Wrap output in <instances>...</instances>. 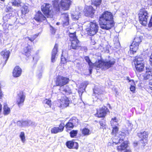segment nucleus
I'll list each match as a JSON object with an SVG mask.
<instances>
[{"instance_id":"obj_64","label":"nucleus","mask_w":152,"mask_h":152,"mask_svg":"<svg viewBox=\"0 0 152 152\" xmlns=\"http://www.w3.org/2000/svg\"><path fill=\"white\" fill-rule=\"evenodd\" d=\"M1 88V86H0V88Z\"/></svg>"},{"instance_id":"obj_24","label":"nucleus","mask_w":152,"mask_h":152,"mask_svg":"<svg viewBox=\"0 0 152 152\" xmlns=\"http://www.w3.org/2000/svg\"><path fill=\"white\" fill-rule=\"evenodd\" d=\"M60 89L61 91H64L66 94H70L72 93L71 90L67 86H63L61 87Z\"/></svg>"},{"instance_id":"obj_42","label":"nucleus","mask_w":152,"mask_h":152,"mask_svg":"<svg viewBox=\"0 0 152 152\" xmlns=\"http://www.w3.org/2000/svg\"><path fill=\"white\" fill-rule=\"evenodd\" d=\"M21 11L23 14H25L29 11L28 7L26 6L23 7L22 8Z\"/></svg>"},{"instance_id":"obj_9","label":"nucleus","mask_w":152,"mask_h":152,"mask_svg":"<svg viewBox=\"0 0 152 152\" xmlns=\"http://www.w3.org/2000/svg\"><path fill=\"white\" fill-rule=\"evenodd\" d=\"M69 79L62 76H59L57 78L56 81V85L57 86H61V87L68 83Z\"/></svg>"},{"instance_id":"obj_52","label":"nucleus","mask_w":152,"mask_h":152,"mask_svg":"<svg viewBox=\"0 0 152 152\" xmlns=\"http://www.w3.org/2000/svg\"><path fill=\"white\" fill-rule=\"evenodd\" d=\"M73 143L74 144V146H73V148L77 149L78 148V143L76 142H73Z\"/></svg>"},{"instance_id":"obj_56","label":"nucleus","mask_w":152,"mask_h":152,"mask_svg":"<svg viewBox=\"0 0 152 152\" xmlns=\"http://www.w3.org/2000/svg\"><path fill=\"white\" fill-rule=\"evenodd\" d=\"M147 3L148 5L152 6V0H148Z\"/></svg>"},{"instance_id":"obj_38","label":"nucleus","mask_w":152,"mask_h":152,"mask_svg":"<svg viewBox=\"0 0 152 152\" xmlns=\"http://www.w3.org/2000/svg\"><path fill=\"white\" fill-rule=\"evenodd\" d=\"M84 59L86 61V62L88 63L89 66L90 67H92L93 64H94L90 60L89 57L85 56L84 57Z\"/></svg>"},{"instance_id":"obj_43","label":"nucleus","mask_w":152,"mask_h":152,"mask_svg":"<svg viewBox=\"0 0 152 152\" xmlns=\"http://www.w3.org/2000/svg\"><path fill=\"white\" fill-rule=\"evenodd\" d=\"M77 131L76 130H73L70 133V135L71 137H74L76 136L77 134Z\"/></svg>"},{"instance_id":"obj_27","label":"nucleus","mask_w":152,"mask_h":152,"mask_svg":"<svg viewBox=\"0 0 152 152\" xmlns=\"http://www.w3.org/2000/svg\"><path fill=\"white\" fill-rule=\"evenodd\" d=\"M3 110V113L5 115H8L10 113V109L8 107L6 103H5L4 104Z\"/></svg>"},{"instance_id":"obj_19","label":"nucleus","mask_w":152,"mask_h":152,"mask_svg":"<svg viewBox=\"0 0 152 152\" xmlns=\"http://www.w3.org/2000/svg\"><path fill=\"white\" fill-rule=\"evenodd\" d=\"M58 45L56 44L52 50L51 53V61L52 62H54L56 61V58L57 56Z\"/></svg>"},{"instance_id":"obj_30","label":"nucleus","mask_w":152,"mask_h":152,"mask_svg":"<svg viewBox=\"0 0 152 152\" xmlns=\"http://www.w3.org/2000/svg\"><path fill=\"white\" fill-rule=\"evenodd\" d=\"M82 134L84 136L88 135L91 133L90 130L86 128H85L82 129Z\"/></svg>"},{"instance_id":"obj_41","label":"nucleus","mask_w":152,"mask_h":152,"mask_svg":"<svg viewBox=\"0 0 152 152\" xmlns=\"http://www.w3.org/2000/svg\"><path fill=\"white\" fill-rule=\"evenodd\" d=\"M74 125H77L78 123V120L76 117H73L70 121Z\"/></svg>"},{"instance_id":"obj_63","label":"nucleus","mask_w":152,"mask_h":152,"mask_svg":"<svg viewBox=\"0 0 152 152\" xmlns=\"http://www.w3.org/2000/svg\"><path fill=\"white\" fill-rule=\"evenodd\" d=\"M59 23H59V22H57V23H56V25H59Z\"/></svg>"},{"instance_id":"obj_40","label":"nucleus","mask_w":152,"mask_h":152,"mask_svg":"<svg viewBox=\"0 0 152 152\" xmlns=\"http://www.w3.org/2000/svg\"><path fill=\"white\" fill-rule=\"evenodd\" d=\"M66 145L69 148H73L74 144L73 142L72 141H69L66 142Z\"/></svg>"},{"instance_id":"obj_53","label":"nucleus","mask_w":152,"mask_h":152,"mask_svg":"<svg viewBox=\"0 0 152 152\" xmlns=\"http://www.w3.org/2000/svg\"><path fill=\"white\" fill-rule=\"evenodd\" d=\"M17 124L19 126L22 127V121H18L17 122Z\"/></svg>"},{"instance_id":"obj_49","label":"nucleus","mask_w":152,"mask_h":152,"mask_svg":"<svg viewBox=\"0 0 152 152\" xmlns=\"http://www.w3.org/2000/svg\"><path fill=\"white\" fill-rule=\"evenodd\" d=\"M130 91H132L133 93H134V92L135 90V87L134 86H131L130 87Z\"/></svg>"},{"instance_id":"obj_21","label":"nucleus","mask_w":152,"mask_h":152,"mask_svg":"<svg viewBox=\"0 0 152 152\" xmlns=\"http://www.w3.org/2000/svg\"><path fill=\"white\" fill-rule=\"evenodd\" d=\"M138 136L141 138L142 140H145V141H143L142 143L144 144L145 145V143L146 142L148 137V134L147 132H140L137 134Z\"/></svg>"},{"instance_id":"obj_44","label":"nucleus","mask_w":152,"mask_h":152,"mask_svg":"<svg viewBox=\"0 0 152 152\" xmlns=\"http://www.w3.org/2000/svg\"><path fill=\"white\" fill-rule=\"evenodd\" d=\"M20 137L23 142H24L25 141V134L24 132H22L20 133Z\"/></svg>"},{"instance_id":"obj_61","label":"nucleus","mask_w":152,"mask_h":152,"mask_svg":"<svg viewBox=\"0 0 152 152\" xmlns=\"http://www.w3.org/2000/svg\"><path fill=\"white\" fill-rule=\"evenodd\" d=\"M3 94L1 92H0V98L2 96Z\"/></svg>"},{"instance_id":"obj_34","label":"nucleus","mask_w":152,"mask_h":152,"mask_svg":"<svg viewBox=\"0 0 152 152\" xmlns=\"http://www.w3.org/2000/svg\"><path fill=\"white\" fill-rule=\"evenodd\" d=\"M101 0H92V5H94L96 7L98 6L101 4Z\"/></svg>"},{"instance_id":"obj_17","label":"nucleus","mask_w":152,"mask_h":152,"mask_svg":"<svg viewBox=\"0 0 152 152\" xmlns=\"http://www.w3.org/2000/svg\"><path fill=\"white\" fill-rule=\"evenodd\" d=\"M22 69L18 66H16L13 71V76L17 77L20 76L21 74Z\"/></svg>"},{"instance_id":"obj_7","label":"nucleus","mask_w":152,"mask_h":152,"mask_svg":"<svg viewBox=\"0 0 152 152\" xmlns=\"http://www.w3.org/2000/svg\"><path fill=\"white\" fill-rule=\"evenodd\" d=\"M142 41L140 37H135L131 45L130 46V51L131 53H135L138 48L139 44Z\"/></svg>"},{"instance_id":"obj_46","label":"nucleus","mask_w":152,"mask_h":152,"mask_svg":"<svg viewBox=\"0 0 152 152\" xmlns=\"http://www.w3.org/2000/svg\"><path fill=\"white\" fill-rule=\"evenodd\" d=\"M12 3L13 5L15 6H19L20 5V1L19 0H15Z\"/></svg>"},{"instance_id":"obj_11","label":"nucleus","mask_w":152,"mask_h":152,"mask_svg":"<svg viewBox=\"0 0 152 152\" xmlns=\"http://www.w3.org/2000/svg\"><path fill=\"white\" fill-rule=\"evenodd\" d=\"M95 11L93 7L91 6H86L84 10L85 16L91 18L93 17Z\"/></svg>"},{"instance_id":"obj_10","label":"nucleus","mask_w":152,"mask_h":152,"mask_svg":"<svg viewBox=\"0 0 152 152\" xmlns=\"http://www.w3.org/2000/svg\"><path fill=\"white\" fill-rule=\"evenodd\" d=\"M71 3L72 1L71 0H61L58 4L63 10H69Z\"/></svg>"},{"instance_id":"obj_25","label":"nucleus","mask_w":152,"mask_h":152,"mask_svg":"<svg viewBox=\"0 0 152 152\" xmlns=\"http://www.w3.org/2000/svg\"><path fill=\"white\" fill-rule=\"evenodd\" d=\"M22 127L27 126L31 125H32L35 126V123L34 122H32L31 121H22Z\"/></svg>"},{"instance_id":"obj_47","label":"nucleus","mask_w":152,"mask_h":152,"mask_svg":"<svg viewBox=\"0 0 152 152\" xmlns=\"http://www.w3.org/2000/svg\"><path fill=\"white\" fill-rule=\"evenodd\" d=\"M64 127V123H61L60 124L59 127H58L60 132H61L63 131Z\"/></svg>"},{"instance_id":"obj_4","label":"nucleus","mask_w":152,"mask_h":152,"mask_svg":"<svg viewBox=\"0 0 152 152\" xmlns=\"http://www.w3.org/2000/svg\"><path fill=\"white\" fill-rule=\"evenodd\" d=\"M138 15L140 23L144 26H146L147 23V19L149 17L146 9L142 8L140 9Z\"/></svg>"},{"instance_id":"obj_31","label":"nucleus","mask_w":152,"mask_h":152,"mask_svg":"<svg viewBox=\"0 0 152 152\" xmlns=\"http://www.w3.org/2000/svg\"><path fill=\"white\" fill-rule=\"evenodd\" d=\"M51 102L50 99H45L43 101L42 103L45 107H46L47 105H48L50 107H51Z\"/></svg>"},{"instance_id":"obj_26","label":"nucleus","mask_w":152,"mask_h":152,"mask_svg":"<svg viewBox=\"0 0 152 152\" xmlns=\"http://www.w3.org/2000/svg\"><path fill=\"white\" fill-rule=\"evenodd\" d=\"M144 61L142 58H136L134 61V63L135 65H140L143 63L144 64Z\"/></svg>"},{"instance_id":"obj_36","label":"nucleus","mask_w":152,"mask_h":152,"mask_svg":"<svg viewBox=\"0 0 152 152\" xmlns=\"http://www.w3.org/2000/svg\"><path fill=\"white\" fill-rule=\"evenodd\" d=\"M74 125L70 121L65 126L67 130H70L73 128Z\"/></svg>"},{"instance_id":"obj_23","label":"nucleus","mask_w":152,"mask_h":152,"mask_svg":"<svg viewBox=\"0 0 152 152\" xmlns=\"http://www.w3.org/2000/svg\"><path fill=\"white\" fill-rule=\"evenodd\" d=\"M86 86L87 85L85 83H82L81 84V86L82 87L80 88L78 90V93L80 98H82V94L85 91V88L86 87Z\"/></svg>"},{"instance_id":"obj_1","label":"nucleus","mask_w":152,"mask_h":152,"mask_svg":"<svg viewBox=\"0 0 152 152\" xmlns=\"http://www.w3.org/2000/svg\"><path fill=\"white\" fill-rule=\"evenodd\" d=\"M99 23L102 29L109 30L111 28L115 25L112 13L107 11L104 12L99 17Z\"/></svg>"},{"instance_id":"obj_48","label":"nucleus","mask_w":152,"mask_h":152,"mask_svg":"<svg viewBox=\"0 0 152 152\" xmlns=\"http://www.w3.org/2000/svg\"><path fill=\"white\" fill-rule=\"evenodd\" d=\"M80 14L79 13L78 14H77V15H76V14H75V15H73L72 16V18L75 20H77L79 18L80 16Z\"/></svg>"},{"instance_id":"obj_50","label":"nucleus","mask_w":152,"mask_h":152,"mask_svg":"<svg viewBox=\"0 0 152 152\" xmlns=\"http://www.w3.org/2000/svg\"><path fill=\"white\" fill-rule=\"evenodd\" d=\"M50 30H51L52 34H54L55 33L56 30L54 28L51 26H50Z\"/></svg>"},{"instance_id":"obj_8","label":"nucleus","mask_w":152,"mask_h":152,"mask_svg":"<svg viewBox=\"0 0 152 152\" xmlns=\"http://www.w3.org/2000/svg\"><path fill=\"white\" fill-rule=\"evenodd\" d=\"M25 97V96L22 91H20L18 94L16 101V103L19 107L23 105Z\"/></svg>"},{"instance_id":"obj_32","label":"nucleus","mask_w":152,"mask_h":152,"mask_svg":"<svg viewBox=\"0 0 152 152\" xmlns=\"http://www.w3.org/2000/svg\"><path fill=\"white\" fill-rule=\"evenodd\" d=\"M39 33L38 34H35L34 35H32L30 37H27L25 38V39H27L28 40L30 41L31 42H33L34 39H36L37 37L38 36L39 34Z\"/></svg>"},{"instance_id":"obj_16","label":"nucleus","mask_w":152,"mask_h":152,"mask_svg":"<svg viewBox=\"0 0 152 152\" xmlns=\"http://www.w3.org/2000/svg\"><path fill=\"white\" fill-rule=\"evenodd\" d=\"M146 73L143 75L144 79V80H151L152 79V68L150 67H146Z\"/></svg>"},{"instance_id":"obj_58","label":"nucleus","mask_w":152,"mask_h":152,"mask_svg":"<svg viewBox=\"0 0 152 152\" xmlns=\"http://www.w3.org/2000/svg\"><path fill=\"white\" fill-rule=\"evenodd\" d=\"M99 123L100 124V125L102 126H104V124L102 122L100 121L99 122Z\"/></svg>"},{"instance_id":"obj_35","label":"nucleus","mask_w":152,"mask_h":152,"mask_svg":"<svg viewBox=\"0 0 152 152\" xmlns=\"http://www.w3.org/2000/svg\"><path fill=\"white\" fill-rule=\"evenodd\" d=\"M31 49V46L28 45L26 47L24 48V52L26 53H29Z\"/></svg>"},{"instance_id":"obj_5","label":"nucleus","mask_w":152,"mask_h":152,"mask_svg":"<svg viewBox=\"0 0 152 152\" xmlns=\"http://www.w3.org/2000/svg\"><path fill=\"white\" fill-rule=\"evenodd\" d=\"M87 29L88 34L91 36H94L97 32L99 30L98 23L95 20L89 22Z\"/></svg>"},{"instance_id":"obj_59","label":"nucleus","mask_w":152,"mask_h":152,"mask_svg":"<svg viewBox=\"0 0 152 152\" xmlns=\"http://www.w3.org/2000/svg\"><path fill=\"white\" fill-rule=\"evenodd\" d=\"M149 86H152V79L150 80L149 82Z\"/></svg>"},{"instance_id":"obj_45","label":"nucleus","mask_w":152,"mask_h":152,"mask_svg":"<svg viewBox=\"0 0 152 152\" xmlns=\"http://www.w3.org/2000/svg\"><path fill=\"white\" fill-rule=\"evenodd\" d=\"M60 132L58 127H54L51 130V132L52 133L56 134Z\"/></svg>"},{"instance_id":"obj_55","label":"nucleus","mask_w":152,"mask_h":152,"mask_svg":"<svg viewBox=\"0 0 152 152\" xmlns=\"http://www.w3.org/2000/svg\"><path fill=\"white\" fill-rule=\"evenodd\" d=\"M42 71H41L38 74L37 76H38V77L39 78H41L42 75Z\"/></svg>"},{"instance_id":"obj_20","label":"nucleus","mask_w":152,"mask_h":152,"mask_svg":"<svg viewBox=\"0 0 152 152\" xmlns=\"http://www.w3.org/2000/svg\"><path fill=\"white\" fill-rule=\"evenodd\" d=\"M60 107L64 108L67 107L69 104V100L68 98L65 97L63 99L60 100Z\"/></svg>"},{"instance_id":"obj_33","label":"nucleus","mask_w":152,"mask_h":152,"mask_svg":"<svg viewBox=\"0 0 152 152\" xmlns=\"http://www.w3.org/2000/svg\"><path fill=\"white\" fill-rule=\"evenodd\" d=\"M110 124L112 127L117 126L118 125L115 117L112 119L110 121Z\"/></svg>"},{"instance_id":"obj_2","label":"nucleus","mask_w":152,"mask_h":152,"mask_svg":"<svg viewBox=\"0 0 152 152\" xmlns=\"http://www.w3.org/2000/svg\"><path fill=\"white\" fill-rule=\"evenodd\" d=\"M58 2L59 0H55L53 1V10H52L50 4H44L42 6L41 9L45 15L48 17H50L53 15L54 12L56 14H59L60 12V8Z\"/></svg>"},{"instance_id":"obj_29","label":"nucleus","mask_w":152,"mask_h":152,"mask_svg":"<svg viewBox=\"0 0 152 152\" xmlns=\"http://www.w3.org/2000/svg\"><path fill=\"white\" fill-rule=\"evenodd\" d=\"M136 70L138 72H141L143 71L144 67V64L141 63L140 65H135Z\"/></svg>"},{"instance_id":"obj_51","label":"nucleus","mask_w":152,"mask_h":152,"mask_svg":"<svg viewBox=\"0 0 152 152\" xmlns=\"http://www.w3.org/2000/svg\"><path fill=\"white\" fill-rule=\"evenodd\" d=\"M63 56L61 57V61L63 64H65L66 62V60L65 58H63Z\"/></svg>"},{"instance_id":"obj_13","label":"nucleus","mask_w":152,"mask_h":152,"mask_svg":"<svg viewBox=\"0 0 152 152\" xmlns=\"http://www.w3.org/2000/svg\"><path fill=\"white\" fill-rule=\"evenodd\" d=\"M34 19L38 22H42L46 20V17L40 11L36 13L34 18Z\"/></svg>"},{"instance_id":"obj_18","label":"nucleus","mask_w":152,"mask_h":152,"mask_svg":"<svg viewBox=\"0 0 152 152\" xmlns=\"http://www.w3.org/2000/svg\"><path fill=\"white\" fill-rule=\"evenodd\" d=\"M3 19L4 20V22H5L8 21H10L11 19H12L13 20V23H14L16 20V18L15 16H13L12 13L7 14L3 17Z\"/></svg>"},{"instance_id":"obj_12","label":"nucleus","mask_w":152,"mask_h":152,"mask_svg":"<svg viewBox=\"0 0 152 152\" xmlns=\"http://www.w3.org/2000/svg\"><path fill=\"white\" fill-rule=\"evenodd\" d=\"M1 55L3 57L1 59V62L3 65H5L7 61L10 54V52L6 50L2 51L1 53Z\"/></svg>"},{"instance_id":"obj_62","label":"nucleus","mask_w":152,"mask_h":152,"mask_svg":"<svg viewBox=\"0 0 152 152\" xmlns=\"http://www.w3.org/2000/svg\"><path fill=\"white\" fill-rule=\"evenodd\" d=\"M149 87L151 90H152V86H149Z\"/></svg>"},{"instance_id":"obj_6","label":"nucleus","mask_w":152,"mask_h":152,"mask_svg":"<svg viewBox=\"0 0 152 152\" xmlns=\"http://www.w3.org/2000/svg\"><path fill=\"white\" fill-rule=\"evenodd\" d=\"M113 143L116 144H119L121 143L120 145L117 146V150L121 151V152H131V151L129 149H127V148L128 147V144L127 142L124 141L123 139H121V138L119 140V141L118 142H115L114 140H113Z\"/></svg>"},{"instance_id":"obj_39","label":"nucleus","mask_w":152,"mask_h":152,"mask_svg":"<svg viewBox=\"0 0 152 152\" xmlns=\"http://www.w3.org/2000/svg\"><path fill=\"white\" fill-rule=\"evenodd\" d=\"M113 128L112 133L113 134H116L119 130V128L117 126L112 127Z\"/></svg>"},{"instance_id":"obj_14","label":"nucleus","mask_w":152,"mask_h":152,"mask_svg":"<svg viewBox=\"0 0 152 152\" xmlns=\"http://www.w3.org/2000/svg\"><path fill=\"white\" fill-rule=\"evenodd\" d=\"M108 109L106 107H102L97 111V115L99 117H104L106 116Z\"/></svg>"},{"instance_id":"obj_22","label":"nucleus","mask_w":152,"mask_h":152,"mask_svg":"<svg viewBox=\"0 0 152 152\" xmlns=\"http://www.w3.org/2000/svg\"><path fill=\"white\" fill-rule=\"evenodd\" d=\"M71 47L73 49H77L80 47L79 45V41L78 39H76L71 41Z\"/></svg>"},{"instance_id":"obj_57","label":"nucleus","mask_w":152,"mask_h":152,"mask_svg":"<svg viewBox=\"0 0 152 152\" xmlns=\"http://www.w3.org/2000/svg\"><path fill=\"white\" fill-rule=\"evenodd\" d=\"M128 125L129 126V127L130 129H131L132 127V125L131 124V123H128Z\"/></svg>"},{"instance_id":"obj_60","label":"nucleus","mask_w":152,"mask_h":152,"mask_svg":"<svg viewBox=\"0 0 152 152\" xmlns=\"http://www.w3.org/2000/svg\"><path fill=\"white\" fill-rule=\"evenodd\" d=\"M82 49H83L86 52L87 51V48L86 47H83V48H82Z\"/></svg>"},{"instance_id":"obj_15","label":"nucleus","mask_w":152,"mask_h":152,"mask_svg":"<svg viewBox=\"0 0 152 152\" xmlns=\"http://www.w3.org/2000/svg\"><path fill=\"white\" fill-rule=\"evenodd\" d=\"M61 19L64 26H67L69 24V15L67 13L62 15Z\"/></svg>"},{"instance_id":"obj_28","label":"nucleus","mask_w":152,"mask_h":152,"mask_svg":"<svg viewBox=\"0 0 152 152\" xmlns=\"http://www.w3.org/2000/svg\"><path fill=\"white\" fill-rule=\"evenodd\" d=\"M94 95H93V96H95L96 97H97V99L98 98V96L99 95L102 94V91L99 88L96 87L93 90Z\"/></svg>"},{"instance_id":"obj_37","label":"nucleus","mask_w":152,"mask_h":152,"mask_svg":"<svg viewBox=\"0 0 152 152\" xmlns=\"http://www.w3.org/2000/svg\"><path fill=\"white\" fill-rule=\"evenodd\" d=\"M69 37H70V40L71 41L77 39L75 33H70L69 34Z\"/></svg>"},{"instance_id":"obj_54","label":"nucleus","mask_w":152,"mask_h":152,"mask_svg":"<svg viewBox=\"0 0 152 152\" xmlns=\"http://www.w3.org/2000/svg\"><path fill=\"white\" fill-rule=\"evenodd\" d=\"M149 62L150 64L152 65V53L150 56Z\"/></svg>"},{"instance_id":"obj_3","label":"nucleus","mask_w":152,"mask_h":152,"mask_svg":"<svg viewBox=\"0 0 152 152\" xmlns=\"http://www.w3.org/2000/svg\"><path fill=\"white\" fill-rule=\"evenodd\" d=\"M115 61L114 59H111L110 60H106L104 61L99 60L96 61L93 64L92 67L89 66V71L90 74L92 73V68L94 67L96 69H98V68H101L102 69H106L112 67L115 64Z\"/></svg>"}]
</instances>
